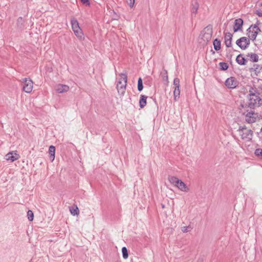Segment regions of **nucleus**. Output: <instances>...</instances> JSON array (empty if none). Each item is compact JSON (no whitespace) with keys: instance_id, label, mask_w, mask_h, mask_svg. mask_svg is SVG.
Masks as SVG:
<instances>
[{"instance_id":"obj_1","label":"nucleus","mask_w":262,"mask_h":262,"mask_svg":"<svg viewBox=\"0 0 262 262\" xmlns=\"http://www.w3.org/2000/svg\"><path fill=\"white\" fill-rule=\"evenodd\" d=\"M249 92V93L247 95L249 102L246 104V107L254 110L255 107L262 105V99L259 96L260 93L257 89L250 87Z\"/></svg>"},{"instance_id":"obj_30","label":"nucleus","mask_w":262,"mask_h":262,"mask_svg":"<svg viewBox=\"0 0 262 262\" xmlns=\"http://www.w3.org/2000/svg\"><path fill=\"white\" fill-rule=\"evenodd\" d=\"M27 217L29 221H32L34 219V213L31 210H29L27 212Z\"/></svg>"},{"instance_id":"obj_11","label":"nucleus","mask_w":262,"mask_h":262,"mask_svg":"<svg viewBox=\"0 0 262 262\" xmlns=\"http://www.w3.org/2000/svg\"><path fill=\"white\" fill-rule=\"evenodd\" d=\"M232 34L230 32H227L225 35V43L227 48L232 46Z\"/></svg>"},{"instance_id":"obj_17","label":"nucleus","mask_w":262,"mask_h":262,"mask_svg":"<svg viewBox=\"0 0 262 262\" xmlns=\"http://www.w3.org/2000/svg\"><path fill=\"white\" fill-rule=\"evenodd\" d=\"M55 147L53 145H51L49 148V159L52 162L54 161L55 159Z\"/></svg>"},{"instance_id":"obj_28","label":"nucleus","mask_w":262,"mask_h":262,"mask_svg":"<svg viewBox=\"0 0 262 262\" xmlns=\"http://www.w3.org/2000/svg\"><path fill=\"white\" fill-rule=\"evenodd\" d=\"M70 211L73 215H78L79 213V209L77 206L75 208H70Z\"/></svg>"},{"instance_id":"obj_13","label":"nucleus","mask_w":262,"mask_h":262,"mask_svg":"<svg viewBox=\"0 0 262 262\" xmlns=\"http://www.w3.org/2000/svg\"><path fill=\"white\" fill-rule=\"evenodd\" d=\"M236 61L239 65L245 66L247 64V60L243 57V54H240L236 56Z\"/></svg>"},{"instance_id":"obj_41","label":"nucleus","mask_w":262,"mask_h":262,"mask_svg":"<svg viewBox=\"0 0 262 262\" xmlns=\"http://www.w3.org/2000/svg\"><path fill=\"white\" fill-rule=\"evenodd\" d=\"M180 180L178 178L177 179V180L175 181V182L172 184L174 185L175 186H176L177 187V186H178V184H179Z\"/></svg>"},{"instance_id":"obj_16","label":"nucleus","mask_w":262,"mask_h":262,"mask_svg":"<svg viewBox=\"0 0 262 262\" xmlns=\"http://www.w3.org/2000/svg\"><path fill=\"white\" fill-rule=\"evenodd\" d=\"M69 90V87L64 84H60L58 85L56 88V91L59 93H62L66 92L68 91Z\"/></svg>"},{"instance_id":"obj_34","label":"nucleus","mask_w":262,"mask_h":262,"mask_svg":"<svg viewBox=\"0 0 262 262\" xmlns=\"http://www.w3.org/2000/svg\"><path fill=\"white\" fill-rule=\"evenodd\" d=\"M189 229H191V228L189 226H184V227H182V231L184 233L190 231V230H189Z\"/></svg>"},{"instance_id":"obj_25","label":"nucleus","mask_w":262,"mask_h":262,"mask_svg":"<svg viewBox=\"0 0 262 262\" xmlns=\"http://www.w3.org/2000/svg\"><path fill=\"white\" fill-rule=\"evenodd\" d=\"M180 94V86H174V90L173 91L174 99L177 100V97L179 98Z\"/></svg>"},{"instance_id":"obj_23","label":"nucleus","mask_w":262,"mask_h":262,"mask_svg":"<svg viewBox=\"0 0 262 262\" xmlns=\"http://www.w3.org/2000/svg\"><path fill=\"white\" fill-rule=\"evenodd\" d=\"M75 35L80 39L82 40L84 39L83 33L81 29H79L78 30H74Z\"/></svg>"},{"instance_id":"obj_20","label":"nucleus","mask_w":262,"mask_h":262,"mask_svg":"<svg viewBox=\"0 0 262 262\" xmlns=\"http://www.w3.org/2000/svg\"><path fill=\"white\" fill-rule=\"evenodd\" d=\"M261 70L262 66L258 64H254L253 68L250 69V71L254 72L256 75L260 73Z\"/></svg>"},{"instance_id":"obj_12","label":"nucleus","mask_w":262,"mask_h":262,"mask_svg":"<svg viewBox=\"0 0 262 262\" xmlns=\"http://www.w3.org/2000/svg\"><path fill=\"white\" fill-rule=\"evenodd\" d=\"M191 14L192 15H194L195 16L196 14L198 12V10L199 7V4L197 1V0H192L191 3Z\"/></svg>"},{"instance_id":"obj_36","label":"nucleus","mask_w":262,"mask_h":262,"mask_svg":"<svg viewBox=\"0 0 262 262\" xmlns=\"http://www.w3.org/2000/svg\"><path fill=\"white\" fill-rule=\"evenodd\" d=\"M247 130V129L246 126L245 125H244L243 126H240L238 129L237 131L239 133V134H241L242 133L244 132V131Z\"/></svg>"},{"instance_id":"obj_3","label":"nucleus","mask_w":262,"mask_h":262,"mask_svg":"<svg viewBox=\"0 0 262 262\" xmlns=\"http://www.w3.org/2000/svg\"><path fill=\"white\" fill-rule=\"evenodd\" d=\"M212 33V26L208 25L201 32L200 37L204 43H207L211 39Z\"/></svg>"},{"instance_id":"obj_8","label":"nucleus","mask_w":262,"mask_h":262,"mask_svg":"<svg viewBox=\"0 0 262 262\" xmlns=\"http://www.w3.org/2000/svg\"><path fill=\"white\" fill-rule=\"evenodd\" d=\"M19 157V155L17 154V151L9 152L5 156V159L6 160L10 161L11 162L18 159Z\"/></svg>"},{"instance_id":"obj_22","label":"nucleus","mask_w":262,"mask_h":262,"mask_svg":"<svg viewBox=\"0 0 262 262\" xmlns=\"http://www.w3.org/2000/svg\"><path fill=\"white\" fill-rule=\"evenodd\" d=\"M221 40L217 38H215L213 41L214 49L215 51H219L221 49Z\"/></svg>"},{"instance_id":"obj_33","label":"nucleus","mask_w":262,"mask_h":262,"mask_svg":"<svg viewBox=\"0 0 262 262\" xmlns=\"http://www.w3.org/2000/svg\"><path fill=\"white\" fill-rule=\"evenodd\" d=\"M177 179L178 178L174 176H169L168 177V180L171 184H172L175 182V181L177 180Z\"/></svg>"},{"instance_id":"obj_38","label":"nucleus","mask_w":262,"mask_h":262,"mask_svg":"<svg viewBox=\"0 0 262 262\" xmlns=\"http://www.w3.org/2000/svg\"><path fill=\"white\" fill-rule=\"evenodd\" d=\"M127 3L130 7H133L135 4V0H127Z\"/></svg>"},{"instance_id":"obj_24","label":"nucleus","mask_w":262,"mask_h":262,"mask_svg":"<svg viewBox=\"0 0 262 262\" xmlns=\"http://www.w3.org/2000/svg\"><path fill=\"white\" fill-rule=\"evenodd\" d=\"M25 21L21 17L18 18L17 20V26L19 29H23L24 27Z\"/></svg>"},{"instance_id":"obj_21","label":"nucleus","mask_w":262,"mask_h":262,"mask_svg":"<svg viewBox=\"0 0 262 262\" xmlns=\"http://www.w3.org/2000/svg\"><path fill=\"white\" fill-rule=\"evenodd\" d=\"M147 97L145 95H141L139 100V106L142 108L146 105V99Z\"/></svg>"},{"instance_id":"obj_7","label":"nucleus","mask_w":262,"mask_h":262,"mask_svg":"<svg viewBox=\"0 0 262 262\" xmlns=\"http://www.w3.org/2000/svg\"><path fill=\"white\" fill-rule=\"evenodd\" d=\"M238 81L234 77H230L226 79L225 82V85L230 89H235L238 85Z\"/></svg>"},{"instance_id":"obj_10","label":"nucleus","mask_w":262,"mask_h":262,"mask_svg":"<svg viewBox=\"0 0 262 262\" xmlns=\"http://www.w3.org/2000/svg\"><path fill=\"white\" fill-rule=\"evenodd\" d=\"M253 131L251 129H248L240 134V135L242 139L251 141L253 137Z\"/></svg>"},{"instance_id":"obj_26","label":"nucleus","mask_w":262,"mask_h":262,"mask_svg":"<svg viewBox=\"0 0 262 262\" xmlns=\"http://www.w3.org/2000/svg\"><path fill=\"white\" fill-rule=\"evenodd\" d=\"M219 67L221 70L226 71L228 69L229 66L226 62H221L219 63Z\"/></svg>"},{"instance_id":"obj_49","label":"nucleus","mask_w":262,"mask_h":262,"mask_svg":"<svg viewBox=\"0 0 262 262\" xmlns=\"http://www.w3.org/2000/svg\"><path fill=\"white\" fill-rule=\"evenodd\" d=\"M261 6H262V3H261Z\"/></svg>"},{"instance_id":"obj_4","label":"nucleus","mask_w":262,"mask_h":262,"mask_svg":"<svg viewBox=\"0 0 262 262\" xmlns=\"http://www.w3.org/2000/svg\"><path fill=\"white\" fill-rule=\"evenodd\" d=\"M23 90L26 93H30L33 89V81L30 78H25L21 82Z\"/></svg>"},{"instance_id":"obj_15","label":"nucleus","mask_w":262,"mask_h":262,"mask_svg":"<svg viewBox=\"0 0 262 262\" xmlns=\"http://www.w3.org/2000/svg\"><path fill=\"white\" fill-rule=\"evenodd\" d=\"M71 24L72 29L73 31L75 30H78V29H80V27H79V23L75 18L73 17L71 18Z\"/></svg>"},{"instance_id":"obj_42","label":"nucleus","mask_w":262,"mask_h":262,"mask_svg":"<svg viewBox=\"0 0 262 262\" xmlns=\"http://www.w3.org/2000/svg\"><path fill=\"white\" fill-rule=\"evenodd\" d=\"M256 14L259 16V17H262V12L260 11H257L256 12Z\"/></svg>"},{"instance_id":"obj_39","label":"nucleus","mask_w":262,"mask_h":262,"mask_svg":"<svg viewBox=\"0 0 262 262\" xmlns=\"http://www.w3.org/2000/svg\"><path fill=\"white\" fill-rule=\"evenodd\" d=\"M259 24V22L258 20H257V24H254V25H251L250 26V28H253V29H256L258 27V25Z\"/></svg>"},{"instance_id":"obj_19","label":"nucleus","mask_w":262,"mask_h":262,"mask_svg":"<svg viewBox=\"0 0 262 262\" xmlns=\"http://www.w3.org/2000/svg\"><path fill=\"white\" fill-rule=\"evenodd\" d=\"M247 57H250V60L253 62H256L259 60V57L256 53H249L247 54Z\"/></svg>"},{"instance_id":"obj_37","label":"nucleus","mask_w":262,"mask_h":262,"mask_svg":"<svg viewBox=\"0 0 262 262\" xmlns=\"http://www.w3.org/2000/svg\"><path fill=\"white\" fill-rule=\"evenodd\" d=\"M82 4L85 5L86 6H89L90 5V3L89 0H81Z\"/></svg>"},{"instance_id":"obj_31","label":"nucleus","mask_w":262,"mask_h":262,"mask_svg":"<svg viewBox=\"0 0 262 262\" xmlns=\"http://www.w3.org/2000/svg\"><path fill=\"white\" fill-rule=\"evenodd\" d=\"M257 34H258L257 31H252L251 35L250 36H249V37H250V39L254 41L256 39Z\"/></svg>"},{"instance_id":"obj_29","label":"nucleus","mask_w":262,"mask_h":262,"mask_svg":"<svg viewBox=\"0 0 262 262\" xmlns=\"http://www.w3.org/2000/svg\"><path fill=\"white\" fill-rule=\"evenodd\" d=\"M122 256L123 258L126 259L128 257V250L125 247H123L122 248Z\"/></svg>"},{"instance_id":"obj_32","label":"nucleus","mask_w":262,"mask_h":262,"mask_svg":"<svg viewBox=\"0 0 262 262\" xmlns=\"http://www.w3.org/2000/svg\"><path fill=\"white\" fill-rule=\"evenodd\" d=\"M254 154L256 156L260 157L262 159V149L257 148L255 150Z\"/></svg>"},{"instance_id":"obj_44","label":"nucleus","mask_w":262,"mask_h":262,"mask_svg":"<svg viewBox=\"0 0 262 262\" xmlns=\"http://www.w3.org/2000/svg\"><path fill=\"white\" fill-rule=\"evenodd\" d=\"M196 262H203V260L202 258H199Z\"/></svg>"},{"instance_id":"obj_48","label":"nucleus","mask_w":262,"mask_h":262,"mask_svg":"<svg viewBox=\"0 0 262 262\" xmlns=\"http://www.w3.org/2000/svg\"><path fill=\"white\" fill-rule=\"evenodd\" d=\"M260 89L262 90V85H261V86L260 87Z\"/></svg>"},{"instance_id":"obj_43","label":"nucleus","mask_w":262,"mask_h":262,"mask_svg":"<svg viewBox=\"0 0 262 262\" xmlns=\"http://www.w3.org/2000/svg\"><path fill=\"white\" fill-rule=\"evenodd\" d=\"M251 28L250 27L247 30V34H249V33L250 32H252V31H251Z\"/></svg>"},{"instance_id":"obj_14","label":"nucleus","mask_w":262,"mask_h":262,"mask_svg":"<svg viewBox=\"0 0 262 262\" xmlns=\"http://www.w3.org/2000/svg\"><path fill=\"white\" fill-rule=\"evenodd\" d=\"M161 75L162 78V80L163 83L166 86H167L169 83L168 81V73L167 70L164 69L163 71L161 73Z\"/></svg>"},{"instance_id":"obj_45","label":"nucleus","mask_w":262,"mask_h":262,"mask_svg":"<svg viewBox=\"0 0 262 262\" xmlns=\"http://www.w3.org/2000/svg\"><path fill=\"white\" fill-rule=\"evenodd\" d=\"M255 31H258V33L260 31H261L260 28L259 27H257V28L256 29Z\"/></svg>"},{"instance_id":"obj_18","label":"nucleus","mask_w":262,"mask_h":262,"mask_svg":"<svg viewBox=\"0 0 262 262\" xmlns=\"http://www.w3.org/2000/svg\"><path fill=\"white\" fill-rule=\"evenodd\" d=\"M177 187L181 191L184 192H188L189 191V188L186 185V184L183 182L182 180H180L178 186Z\"/></svg>"},{"instance_id":"obj_40","label":"nucleus","mask_w":262,"mask_h":262,"mask_svg":"<svg viewBox=\"0 0 262 262\" xmlns=\"http://www.w3.org/2000/svg\"><path fill=\"white\" fill-rule=\"evenodd\" d=\"M180 180L178 178L177 179V180L175 181V182L172 184L174 185L175 186H176L177 187V186H178V184H179Z\"/></svg>"},{"instance_id":"obj_6","label":"nucleus","mask_w":262,"mask_h":262,"mask_svg":"<svg viewBox=\"0 0 262 262\" xmlns=\"http://www.w3.org/2000/svg\"><path fill=\"white\" fill-rule=\"evenodd\" d=\"M250 39L246 37H242L236 41V44L242 49H246L250 45Z\"/></svg>"},{"instance_id":"obj_2","label":"nucleus","mask_w":262,"mask_h":262,"mask_svg":"<svg viewBox=\"0 0 262 262\" xmlns=\"http://www.w3.org/2000/svg\"><path fill=\"white\" fill-rule=\"evenodd\" d=\"M119 76L121 78L119 79L117 83V89L119 93L123 95L125 93L127 80L126 72H125L124 73H120Z\"/></svg>"},{"instance_id":"obj_9","label":"nucleus","mask_w":262,"mask_h":262,"mask_svg":"<svg viewBox=\"0 0 262 262\" xmlns=\"http://www.w3.org/2000/svg\"><path fill=\"white\" fill-rule=\"evenodd\" d=\"M244 24L243 20L242 18H237L234 20L233 26V31L236 32L242 30V27Z\"/></svg>"},{"instance_id":"obj_27","label":"nucleus","mask_w":262,"mask_h":262,"mask_svg":"<svg viewBox=\"0 0 262 262\" xmlns=\"http://www.w3.org/2000/svg\"><path fill=\"white\" fill-rule=\"evenodd\" d=\"M138 90L140 92L142 91L143 89V81L141 77H139L138 80Z\"/></svg>"},{"instance_id":"obj_5","label":"nucleus","mask_w":262,"mask_h":262,"mask_svg":"<svg viewBox=\"0 0 262 262\" xmlns=\"http://www.w3.org/2000/svg\"><path fill=\"white\" fill-rule=\"evenodd\" d=\"M245 116V121L248 123H252L255 122L256 119L258 117V114L255 113L253 111H247V113H243Z\"/></svg>"},{"instance_id":"obj_46","label":"nucleus","mask_w":262,"mask_h":262,"mask_svg":"<svg viewBox=\"0 0 262 262\" xmlns=\"http://www.w3.org/2000/svg\"><path fill=\"white\" fill-rule=\"evenodd\" d=\"M161 206H162V208H165V205L163 204H161Z\"/></svg>"},{"instance_id":"obj_47","label":"nucleus","mask_w":262,"mask_h":262,"mask_svg":"<svg viewBox=\"0 0 262 262\" xmlns=\"http://www.w3.org/2000/svg\"><path fill=\"white\" fill-rule=\"evenodd\" d=\"M211 51L212 52V53H213V54H215V52H214V51H213L212 50H211Z\"/></svg>"},{"instance_id":"obj_35","label":"nucleus","mask_w":262,"mask_h":262,"mask_svg":"<svg viewBox=\"0 0 262 262\" xmlns=\"http://www.w3.org/2000/svg\"><path fill=\"white\" fill-rule=\"evenodd\" d=\"M173 85L174 86H177L178 85V86H180V79L178 78H175L173 80Z\"/></svg>"}]
</instances>
